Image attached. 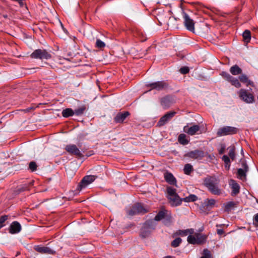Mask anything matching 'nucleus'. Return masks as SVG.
<instances>
[{
  "instance_id": "1",
  "label": "nucleus",
  "mask_w": 258,
  "mask_h": 258,
  "mask_svg": "<svg viewBox=\"0 0 258 258\" xmlns=\"http://www.w3.org/2000/svg\"><path fill=\"white\" fill-rule=\"evenodd\" d=\"M204 185L209 190L215 195H220L222 190L219 187V180L214 177H207L204 179Z\"/></svg>"
},
{
  "instance_id": "2",
  "label": "nucleus",
  "mask_w": 258,
  "mask_h": 258,
  "mask_svg": "<svg viewBox=\"0 0 258 258\" xmlns=\"http://www.w3.org/2000/svg\"><path fill=\"white\" fill-rule=\"evenodd\" d=\"M168 198L172 206H177L181 204L182 199H180L176 192V189L171 187L167 188Z\"/></svg>"
},
{
  "instance_id": "3",
  "label": "nucleus",
  "mask_w": 258,
  "mask_h": 258,
  "mask_svg": "<svg viewBox=\"0 0 258 258\" xmlns=\"http://www.w3.org/2000/svg\"><path fill=\"white\" fill-rule=\"evenodd\" d=\"M207 239L206 235L199 233H194L191 235H188L187 240L188 243L192 244H200L205 242Z\"/></svg>"
},
{
  "instance_id": "4",
  "label": "nucleus",
  "mask_w": 258,
  "mask_h": 258,
  "mask_svg": "<svg viewBox=\"0 0 258 258\" xmlns=\"http://www.w3.org/2000/svg\"><path fill=\"white\" fill-rule=\"evenodd\" d=\"M32 58L40 59H49L51 58V54L45 49H38L31 54Z\"/></svg>"
},
{
  "instance_id": "5",
  "label": "nucleus",
  "mask_w": 258,
  "mask_h": 258,
  "mask_svg": "<svg viewBox=\"0 0 258 258\" xmlns=\"http://www.w3.org/2000/svg\"><path fill=\"white\" fill-rule=\"evenodd\" d=\"M155 228V224L154 221H147L141 229V236L144 238L148 237Z\"/></svg>"
},
{
  "instance_id": "6",
  "label": "nucleus",
  "mask_w": 258,
  "mask_h": 258,
  "mask_svg": "<svg viewBox=\"0 0 258 258\" xmlns=\"http://www.w3.org/2000/svg\"><path fill=\"white\" fill-rule=\"evenodd\" d=\"M237 131L236 127L226 126L220 128L217 131V135L219 137L231 135L236 134Z\"/></svg>"
},
{
  "instance_id": "7",
  "label": "nucleus",
  "mask_w": 258,
  "mask_h": 258,
  "mask_svg": "<svg viewBox=\"0 0 258 258\" xmlns=\"http://www.w3.org/2000/svg\"><path fill=\"white\" fill-rule=\"evenodd\" d=\"M183 18L184 19V25L186 29L188 31L195 32V22L184 12H182Z\"/></svg>"
},
{
  "instance_id": "8",
  "label": "nucleus",
  "mask_w": 258,
  "mask_h": 258,
  "mask_svg": "<svg viewBox=\"0 0 258 258\" xmlns=\"http://www.w3.org/2000/svg\"><path fill=\"white\" fill-rule=\"evenodd\" d=\"M147 211V210L141 204L137 203L131 210L127 211V214L130 216H133L138 214H144Z\"/></svg>"
},
{
  "instance_id": "9",
  "label": "nucleus",
  "mask_w": 258,
  "mask_h": 258,
  "mask_svg": "<svg viewBox=\"0 0 258 258\" xmlns=\"http://www.w3.org/2000/svg\"><path fill=\"white\" fill-rule=\"evenodd\" d=\"M230 73L234 75L237 76L240 75L239 79L240 81H247L248 77L245 74H242L241 69L237 64L232 66L229 70Z\"/></svg>"
},
{
  "instance_id": "10",
  "label": "nucleus",
  "mask_w": 258,
  "mask_h": 258,
  "mask_svg": "<svg viewBox=\"0 0 258 258\" xmlns=\"http://www.w3.org/2000/svg\"><path fill=\"white\" fill-rule=\"evenodd\" d=\"M96 179V176L94 175H87L83 177L81 182L79 183L78 189L79 190H82L90 184L92 183Z\"/></svg>"
},
{
  "instance_id": "11",
  "label": "nucleus",
  "mask_w": 258,
  "mask_h": 258,
  "mask_svg": "<svg viewBox=\"0 0 258 258\" xmlns=\"http://www.w3.org/2000/svg\"><path fill=\"white\" fill-rule=\"evenodd\" d=\"M239 95L240 98L247 103H251L254 101L253 95L244 89L240 90Z\"/></svg>"
},
{
  "instance_id": "12",
  "label": "nucleus",
  "mask_w": 258,
  "mask_h": 258,
  "mask_svg": "<svg viewBox=\"0 0 258 258\" xmlns=\"http://www.w3.org/2000/svg\"><path fill=\"white\" fill-rule=\"evenodd\" d=\"M241 165V168L237 170L238 178L241 180L245 181L246 179V173L248 171V167L244 160L242 161Z\"/></svg>"
},
{
  "instance_id": "13",
  "label": "nucleus",
  "mask_w": 258,
  "mask_h": 258,
  "mask_svg": "<svg viewBox=\"0 0 258 258\" xmlns=\"http://www.w3.org/2000/svg\"><path fill=\"white\" fill-rule=\"evenodd\" d=\"M65 150L71 155H74L79 157L83 156L80 150L75 145H68L66 146Z\"/></svg>"
},
{
  "instance_id": "14",
  "label": "nucleus",
  "mask_w": 258,
  "mask_h": 258,
  "mask_svg": "<svg viewBox=\"0 0 258 258\" xmlns=\"http://www.w3.org/2000/svg\"><path fill=\"white\" fill-rule=\"evenodd\" d=\"M175 114V112L171 111L167 113L163 116L159 120L158 125L159 126H163L168 122Z\"/></svg>"
},
{
  "instance_id": "15",
  "label": "nucleus",
  "mask_w": 258,
  "mask_h": 258,
  "mask_svg": "<svg viewBox=\"0 0 258 258\" xmlns=\"http://www.w3.org/2000/svg\"><path fill=\"white\" fill-rule=\"evenodd\" d=\"M185 156L195 159H200L204 156V153L202 151L196 150L188 152Z\"/></svg>"
},
{
  "instance_id": "16",
  "label": "nucleus",
  "mask_w": 258,
  "mask_h": 258,
  "mask_svg": "<svg viewBox=\"0 0 258 258\" xmlns=\"http://www.w3.org/2000/svg\"><path fill=\"white\" fill-rule=\"evenodd\" d=\"M229 184L232 189V196L237 195L240 191V186L239 184L233 179H230L229 181Z\"/></svg>"
},
{
  "instance_id": "17",
  "label": "nucleus",
  "mask_w": 258,
  "mask_h": 258,
  "mask_svg": "<svg viewBox=\"0 0 258 258\" xmlns=\"http://www.w3.org/2000/svg\"><path fill=\"white\" fill-rule=\"evenodd\" d=\"M184 132L187 134L193 136L197 133L200 130V126L198 125H194L190 127L185 126L183 128Z\"/></svg>"
},
{
  "instance_id": "18",
  "label": "nucleus",
  "mask_w": 258,
  "mask_h": 258,
  "mask_svg": "<svg viewBox=\"0 0 258 258\" xmlns=\"http://www.w3.org/2000/svg\"><path fill=\"white\" fill-rule=\"evenodd\" d=\"M37 252L42 254H53L54 251L46 246H36L34 248Z\"/></svg>"
},
{
  "instance_id": "19",
  "label": "nucleus",
  "mask_w": 258,
  "mask_h": 258,
  "mask_svg": "<svg viewBox=\"0 0 258 258\" xmlns=\"http://www.w3.org/2000/svg\"><path fill=\"white\" fill-rule=\"evenodd\" d=\"M147 87H150V90L155 89L158 90H161L165 87L166 85L164 83V82H155L153 83L148 84L146 85Z\"/></svg>"
},
{
  "instance_id": "20",
  "label": "nucleus",
  "mask_w": 258,
  "mask_h": 258,
  "mask_svg": "<svg viewBox=\"0 0 258 258\" xmlns=\"http://www.w3.org/2000/svg\"><path fill=\"white\" fill-rule=\"evenodd\" d=\"M130 113L127 111L124 112H119L114 117V121L116 123H122L125 119L129 115Z\"/></svg>"
},
{
  "instance_id": "21",
  "label": "nucleus",
  "mask_w": 258,
  "mask_h": 258,
  "mask_svg": "<svg viewBox=\"0 0 258 258\" xmlns=\"http://www.w3.org/2000/svg\"><path fill=\"white\" fill-rule=\"evenodd\" d=\"M21 226L18 222H13L10 225L9 232L11 234H15L21 231Z\"/></svg>"
},
{
  "instance_id": "22",
  "label": "nucleus",
  "mask_w": 258,
  "mask_h": 258,
  "mask_svg": "<svg viewBox=\"0 0 258 258\" xmlns=\"http://www.w3.org/2000/svg\"><path fill=\"white\" fill-rule=\"evenodd\" d=\"M165 178L166 181L171 184H174L176 183L175 178L171 173H166L165 174Z\"/></svg>"
},
{
  "instance_id": "23",
  "label": "nucleus",
  "mask_w": 258,
  "mask_h": 258,
  "mask_svg": "<svg viewBox=\"0 0 258 258\" xmlns=\"http://www.w3.org/2000/svg\"><path fill=\"white\" fill-rule=\"evenodd\" d=\"M62 115L64 117L72 116L75 114L74 111L71 108H66L62 111Z\"/></svg>"
},
{
  "instance_id": "24",
  "label": "nucleus",
  "mask_w": 258,
  "mask_h": 258,
  "mask_svg": "<svg viewBox=\"0 0 258 258\" xmlns=\"http://www.w3.org/2000/svg\"><path fill=\"white\" fill-rule=\"evenodd\" d=\"M194 233V230L193 229H188L184 230H179L178 234L182 236H186L187 235H191Z\"/></svg>"
},
{
  "instance_id": "25",
  "label": "nucleus",
  "mask_w": 258,
  "mask_h": 258,
  "mask_svg": "<svg viewBox=\"0 0 258 258\" xmlns=\"http://www.w3.org/2000/svg\"><path fill=\"white\" fill-rule=\"evenodd\" d=\"M243 41L245 43H248L251 39V34L250 32L248 30H245L242 34Z\"/></svg>"
},
{
  "instance_id": "26",
  "label": "nucleus",
  "mask_w": 258,
  "mask_h": 258,
  "mask_svg": "<svg viewBox=\"0 0 258 258\" xmlns=\"http://www.w3.org/2000/svg\"><path fill=\"white\" fill-rule=\"evenodd\" d=\"M177 20L174 17H170L168 22L167 23V25L168 26L171 28H176L177 24H176Z\"/></svg>"
},
{
  "instance_id": "27",
  "label": "nucleus",
  "mask_w": 258,
  "mask_h": 258,
  "mask_svg": "<svg viewBox=\"0 0 258 258\" xmlns=\"http://www.w3.org/2000/svg\"><path fill=\"white\" fill-rule=\"evenodd\" d=\"M198 197L195 195H190L188 197H186L182 199V201L185 202H191L197 201Z\"/></svg>"
},
{
  "instance_id": "28",
  "label": "nucleus",
  "mask_w": 258,
  "mask_h": 258,
  "mask_svg": "<svg viewBox=\"0 0 258 258\" xmlns=\"http://www.w3.org/2000/svg\"><path fill=\"white\" fill-rule=\"evenodd\" d=\"M178 142L182 145H186L188 144V141L186 139V136L184 134H180L178 136Z\"/></svg>"
},
{
  "instance_id": "29",
  "label": "nucleus",
  "mask_w": 258,
  "mask_h": 258,
  "mask_svg": "<svg viewBox=\"0 0 258 258\" xmlns=\"http://www.w3.org/2000/svg\"><path fill=\"white\" fill-rule=\"evenodd\" d=\"M228 150H229L228 155L229 157L232 160H234L235 158V147L234 146L229 147Z\"/></svg>"
},
{
  "instance_id": "30",
  "label": "nucleus",
  "mask_w": 258,
  "mask_h": 258,
  "mask_svg": "<svg viewBox=\"0 0 258 258\" xmlns=\"http://www.w3.org/2000/svg\"><path fill=\"white\" fill-rule=\"evenodd\" d=\"M166 211L162 210L155 217L154 220L160 221L163 219L165 216Z\"/></svg>"
},
{
  "instance_id": "31",
  "label": "nucleus",
  "mask_w": 258,
  "mask_h": 258,
  "mask_svg": "<svg viewBox=\"0 0 258 258\" xmlns=\"http://www.w3.org/2000/svg\"><path fill=\"white\" fill-rule=\"evenodd\" d=\"M86 109V107L85 105H83L79 107V108L76 109L74 111L75 114L79 116L83 114L85 110Z\"/></svg>"
},
{
  "instance_id": "32",
  "label": "nucleus",
  "mask_w": 258,
  "mask_h": 258,
  "mask_svg": "<svg viewBox=\"0 0 258 258\" xmlns=\"http://www.w3.org/2000/svg\"><path fill=\"white\" fill-rule=\"evenodd\" d=\"M222 160L224 162L225 168L228 170L230 166V161L229 157L226 155H224L222 157Z\"/></svg>"
},
{
  "instance_id": "33",
  "label": "nucleus",
  "mask_w": 258,
  "mask_h": 258,
  "mask_svg": "<svg viewBox=\"0 0 258 258\" xmlns=\"http://www.w3.org/2000/svg\"><path fill=\"white\" fill-rule=\"evenodd\" d=\"M183 171L185 174L189 175L190 172L193 171V167L190 164H186L185 165Z\"/></svg>"
},
{
  "instance_id": "34",
  "label": "nucleus",
  "mask_w": 258,
  "mask_h": 258,
  "mask_svg": "<svg viewBox=\"0 0 258 258\" xmlns=\"http://www.w3.org/2000/svg\"><path fill=\"white\" fill-rule=\"evenodd\" d=\"M181 241L182 240L180 238H176L171 242V245L174 247H177L180 244Z\"/></svg>"
},
{
  "instance_id": "35",
  "label": "nucleus",
  "mask_w": 258,
  "mask_h": 258,
  "mask_svg": "<svg viewBox=\"0 0 258 258\" xmlns=\"http://www.w3.org/2000/svg\"><path fill=\"white\" fill-rule=\"evenodd\" d=\"M37 165L35 162L32 161L30 162L29 165V169L32 171H34L37 169Z\"/></svg>"
},
{
  "instance_id": "36",
  "label": "nucleus",
  "mask_w": 258,
  "mask_h": 258,
  "mask_svg": "<svg viewBox=\"0 0 258 258\" xmlns=\"http://www.w3.org/2000/svg\"><path fill=\"white\" fill-rule=\"evenodd\" d=\"M235 205V204L233 202H229L227 203L225 206V210L227 211L231 210Z\"/></svg>"
},
{
  "instance_id": "37",
  "label": "nucleus",
  "mask_w": 258,
  "mask_h": 258,
  "mask_svg": "<svg viewBox=\"0 0 258 258\" xmlns=\"http://www.w3.org/2000/svg\"><path fill=\"white\" fill-rule=\"evenodd\" d=\"M201 258H212L210 251L207 249L203 251V255Z\"/></svg>"
},
{
  "instance_id": "38",
  "label": "nucleus",
  "mask_w": 258,
  "mask_h": 258,
  "mask_svg": "<svg viewBox=\"0 0 258 258\" xmlns=\"http://www.w3.org/2000/svg\"><path fill=\"white\" fill-rule=\"evenodd\" d=\"M105 46V44L104 42L102 41L99 39H97L96 42V46L99 48H102L104 47Z\"/></svg>"
},
{
  "instance_id": "39",
  "label": "nucleus",
  "mask_w": 258,
  "mask_h": 258,
  "mask_svg": "<svg viewBox=\"0 0 258 258\" xmlns=\"http://www.w3.org/2000/svg\"><path fill=\"white\" fill-rule=\"evenodd\" d=\"M189 69L187 67H183L179 70L180 73L182 74H186L189 72Z\"/></svg>"
},
{
  "instance_id": "40",
  "label": "nucleus",
  "mask_w": 258,
  "mask_h": 258,
  "mask_svg": "<svg viewBox=\"0 0 258 258\" xmlns=\"http://www.w3.org/2000/svg\"><path fill=\"white\" fill-rule=\"evenodd\" d=\"M7 216H3L0 218V229L4 226V223L7 220Z\"/></svg>"
},
{
  "instance_id": "41",
  "label": "nucleus",
  "mask_w": 258,
  "mask_h": 258,
  "mask_svg": "<svg viewBox=\"0 0 258 258\" xmlns=\"http://www.w3.org/2000/svg\"><path fill=\"white\" fill-rule=\"evenodd\" d=\"M221 75L225 78L227 80L231 81V79L232 77L227 72H223L221 73Z\"/></svg>"
},
{
  "instance_id": "42",
  "label": "nucleus",
  "mask_w": 258,
  "mask_h": 258,
  "mask_svg": "<svg viewBox=\"0 0 258 258\" xmlns=\"http://www.w3.org/2000/svg\"><path fill=\"white\" fill-rule=\"evenodd\" d=\"M206 202H207V206H213L215 204L216 201L214 199H207L206 200Z\"/></svg>"
},
{
  "instance_id": "43",
  "label": "nucleus",
  "mask_w": 258,
  "mask_h": 258,
  "mask_svg": "<svg viewBox=\"0 0 258 258\" xmlns=\"http://www.w3.org/2000/svg\"><path fill=\"white\" fill-rule=\"evenodd\" d=\"M232 85L235 86L237 88H239L241 86L240 82H231Z\"/></svg>"
},
{
  "instance_id": "44",
  "label": "nucleus",
  "mask_w": 258,
  "mask_h": 258,
  "mask_svg": "<svg viewBox=\"0 0 258 258\" xmlns=\"http://www.w3.org/2000/svg\"><path fill=\"white\" fill-rule=\"evenodd\" d=\"M224 233V231L222 229H218L217 230V233L219 235H221Z\"/></svg>"
},
{
  "instance_id": "45",
  "label": "nucleus",
  "mask_w": 258,
  "mask_h": 258,
  "mask_svg": "<svg viewBox=\"0 0 258 258\" xmlns=\"http://www.w3.org/2000/svg\"><path fill=\"white\" fill-rule=\"evenodd\" d=\"M254 221L255 222L258 223V213L254 216Z\"/></svg>"
},
{
  "instance_id": "46",
  "label": "nucleus",
  "mask_w": 258,
  "mask_h": 258,
  "mask_svg": "<svg viewBox=\"0 0 258 258\" xmlns=\"http://www.w3.org/2000/svg\"><path fill=\"white\" fill-rule=\"evenodd\" d=\"M33 109V108L30 107V108H28L25 109V111L26 112H29L30 110H31V109Z\"/></svg>"
},
{
  "instance_id": "47",
  "label": "nucleus",
  "mask_w": 258,
  "mask_h": 258,
  "mask_svg": "<svg viewBox=\"0 0 258 258\" xmlns=\"http://www.w3.org/2000/svg\"><path fill=\"white\" fill-rule=\"evenodd\" d=\"M34 70H35V68H32V69H29V70L30 71V73H33V72H34L33 71H33Z\"/></svg>"
},
{
  "instance_id": "48",
  "label": "nucleus",
  "mask_w": 258,
  "mask_h": 258,
  "mask_svg": "<svg viewBox=\"0 0 258 258\" xmlns=\"http://www.w3.org/2000/svg\"><path fill=\"white\" fill-rule=\"evenodd\" d=\"M223 153V150H221L220 151V154H222Z\"/></svg>"
},
{
  "instance_id": "49",
  "label": "nucleus",
  "mask_w": 258,
  "mask_h": 258,
  "mask_svg": "<svg viewBox=\"0 0 258 258\" xmlns=\"http://www.w3.org/2000/svg\"><path fill=\"white\" fill-rule=\"evenodd\" d=\"M166 100V98H164V99H163V100H162V103H163V102L164 101H165Z\"/></svg>"
}]
</instances>
